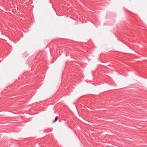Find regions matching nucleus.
Instances as JSON below:
<instances>
[{
  "label": "nucleus",
  "mask_w": 147,
  "mask_h": 147,
  "mask_svg": "<svg viewBox=\"0 0 147 147\" xmlns=\"http://www.w3.org/2000/svg\"><path fill=\"white\" fill-rule=\"evenodd\" d=\"M58 119V117L57 116L55 117V120L53 122V123H54L56 122L57 121Z\"/></svg>",
  "instance_id": "obj_1"
}]
</instances>
